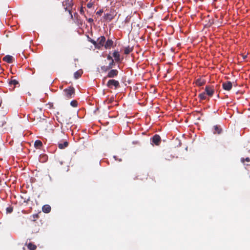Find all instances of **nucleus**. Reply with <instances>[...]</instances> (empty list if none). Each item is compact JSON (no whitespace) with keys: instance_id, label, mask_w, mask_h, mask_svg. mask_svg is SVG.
<instances>
[{"instance_id":"nucleus-11","label":"nucleus","mask_w":250,"mask_h":250,"mask_svg":"<svg viewBox=\"0 0 250 250\" xmlns=\"http://www.w3.org/2000/svg\"><path fill=\"white\" fill-rule=\"evenodd\" d=\"M113 56L114 57L115 60L116 62L120 61V54L118 51H115L113 54Z\"/></svg>"},{"instance_id":"nucleus-19","label":"nucleus","mask_w":250,"mask_h":250,"mask_svg":"<svg viewBox=\"0 0 250 250\" xmlns=\"http://www.w3.org/2000/svg\"><path fill=\"white\" fill-rule=\"evenodd\" d=\"M81 75V72L80 71H77L74 73V77L76 79L79 78Z\"/></svg>"},{"instance_id":"nucleus-16","label":"nucleus","mask_w":250,"mask_h":250,"mask_svg":"<svg viewBox=\"0 0 250 250\" xmlns=\"http://www.w3.org/2000/svg\"><path fill=\"white\" fill-rule=\"evenodd\" d=\"M199 97L201 100H205L207 99V95L205 92H203L199 95Z\"/></svg>"},{"instance_id":"nucleus-17","label":"nucleus","mask_w":250,"mask_h":250,"mask_svg":"<svg viewBox=\"0 0 250 250\" xmlns=\"http://www.w3.org/2000/svg\"><path fill=\"white\" fill-rule=\"evenodd\" d=\"M131 50H132L131 48L128 46V47H126L125 48L124 52L125 54H128L131 51Z\"/></svg>"},{"instance_id":"nucleus-34","label":"nucleus","mask_w":250,"mask_h":250,"mask_svg":"<svg viewBox=\"0 0 250 250\" xmlns=\"http://www.w3.org/2000/svg\"><path fill=\"white\" fill-rule=\"evenodd\" d=\"M191 1V0H188V2H189V1Z\"/></svg>"},{"instance_id":"nucleus-30","label":"nucleus","mask_w":250,"mask_h":250,"mask_svg":"<svg viewBox=\"0 0 250 250\" xmlns=\"http://www.w3.org/2000/svg\"><path fill=\"white\" fill-rule=\"evenodd\" d=\"M89 41L90 42H91L92 43H93V42H94V40H92V39H89Z\"/></svg>"},{"instance_id":"nucleus-15","label":"nucleus","mask_w":250,"mask_h":250,"mask_svg":"<svg viewBox=\"0 0 250 250\" xmlns=\"http://www.w3.org/2000/svg\"><path fill=\"white\" fill-rule=\"evenodd\" d=\"M27 247L30 250H35L36 249V246L30 243L28 244Z\"/></svg>"},{"instance_id":"nucleus-3","label":"nucleus","mask_w":250,"mask_h":250,"mask_svg":"<svg viewBox=\"0 0 250 250\" xmlns=\"http://www.w3.org/2000/svg\"><path fill=\"white\" fill-rule=\"evenodd\" d=\"M222 86L225 90L229 91L232 88V84L230 81H227L223 83Z\"/></svg>"},{"instance_id":"nucleus-6","label":"nucleus","mask_w":250,"mask_h":250,"mask_svg":"<svg viewBox=\"0 0 250 250\" xmlns=\"http://www.w3.org/2000/svg\"><path fill=\"white\" fill-rule=\"evenodd\" d=\"M118 71L116 69L111 70L107 74V77L109 78H113L118 75Z\"/></svg>"},{"instance_id":"nucleus-12","label":"nucleus","mask_w":250,"mask_h":250,"mask_svg":"<svg viewBox=\"0 0 250 250\" xmlns=\"http://www.w3.org/2000/svg\"><path fill=\"white\" fill-rule=\"evenodd\" d=\"M68 145V143L67 141H65L63 142V144L62 143H59L58 144V146L59 148L60 149H63L65 147H66Z\"/></svg>"},{"instance_id":"nucleus-29","label":"nucleus","mask_w":250,"mask_h":250,"mask_svg":"<svg viewBox=\"0 0 250 250\" xmlns=\"http://www.w3.org/2000/svg\"><path fill=\"white\" fill-rule=\"evenodd\" d=\"M88 22H93V20L92 19H91V18H89V19L88 20Z\"/></svg>"},{"instance_id":"nucleus-4","label":"nucleus","mask_w":250,"mask_h":250,"mask_svg":"<svg viewBox=\"0 0 250 250\" xmlns=\"http://www.w3.org/2000/svg\"><path fill=\"white\" fill-rule=\"evenodd\" d=\"M205 93L208 96H212L214 93L213 88L210 86H206L205 87Z\"/></svg>"},{"instance_id":"nucleus-20","label":"nucleus","mask_w":250,"mask_h":250,"mask_svg":"<svg viewBox=\"0 0 250 250\" xmlns=\"http://www.w3.org/2000/svg\"><path fill=\"white\" fill-rule=\"evenodd\" d=\"M110 68H108V66H102L101 67V70L103 71V72H106L107 71V70H109Z\"/></svg>"},{"instance_id":"nucleus-31","label":"nucleus","mask_w":250,"mask_h":250,"mask_svg":"<svg viewBox=\"0 0 250 250\" xmlns=\"http://www.w3.org/2000/svg\"><path fill=\"white\" fill-rule=\"evenodd\" d=\"M7 211H9V212H10L11 211H12V209H9L8 208H7Z\"/></svg>"},{"instance_id":"nucleus-2","label":"nucleus","mask_w":250,"mask_h":250,"mask_svg":"<svg viewBox=\"0 0 250 250\" xmlns=\"http://www.w3.org/2000/svg\"><path fill=\"white\" fill-rule=\"evenodd\" d=\"M65 96L67 98H71L72 95L74 94V88L72 87H69L67 89H65L63 90Z\"/></svg>"},{"instance_id":"nucleus-10","label":"nucleus","mask_w":250,"mask_h":250,"mask_svg":"<svg viewBox=\"0 0 250 250\" xmlns=\"http://www.w3.org/2000/svg\"><path fill=\"white\" fill-rule=\"evenodd\" d=\"M113 42L111 40H108L104 45V47L105 48H110L113 45Z\"/></svg>"},{"instance_id":"nucleus-24","label":"nucleus","mask_w":250,"mask_h":250,"mask_svg":"<svg viewBox=\"0 0 250 250\" xmlns=\"http://www.w3.org/2000/svg\"><path fill=\"white\" fill-rule=\"evenodd\" d=\"M113 64H114V61L113 60H111L110 61V62L108 65V68H109L110 69L112 68Z\"/></svg>"},{"instance_id":"nucleus-18","label":"nucleus","mask_w":250,"mask_h":250,"mask_svg":"<svg viewBox=\"0 0 250 250\" xmlns=\"http://www.w3.org/2000/svg\"><path fill=\"white\" fill-rule=\"evenodd\" d=\"M9 83L10 85H16L18 84V82L16 80H13L10 81Z\"/></svg>"},{"instance_id":"nucleus-21","label":"nucleus","mask_w":250,"mask_h":250,"mask_svg":"<svg viewBox=\"0 0 250 250\" xmlns=\"http://www.w3.org/2000/svg\"><path fill=\"white\" fill-rule=\"evenodd\" d=\"M241 161L243 162V163H245V162H247V163H250V158H249V157H247L246 158V159H244V158H242L241 159Z\"/></svg>"},{"instance_id":"nucleus-33","label":"nucleus","mask_w":250,"mask_h":250,"mask_svg":"<svg viewBox=\"0 0 250 250\" xmlns=\"http://www.w3.org/2000/svg\"><path fill=\"white\" fill-rule=\"evenodd\" d=\"M193 16H194L193 15H191V18L192 19H193Z\"/></svg>"},{"instance_id":"nucleus-14","label":"nucleus","mask_w":250,"mask_h":250,"mask_svg":"<svg viewBox=\"0 0 250 250\" xmlns=\"http://www.w3.org/2000/svg\"><path fill=\"white\" fill-rule=\"evenodd\" d=\"M34 146L36 147L39 148L42 146V143L40 140H36L35 142Z\"/></svg>"},{"instance_id":"nucleus-9","label":"nucleus","mask_w":250,"mask_h":250,"mask_svg":"<svg viewBox=\"0 0 250 250\" xmlns=\"http://www.w3.org/2000/svg\"><path fill=\"white\" fill-rule=\"evenodd\" d=\"M13 57L10 55H6L5 56L3 59V60L5 62H6L8 63H11L12 62Z\"/></svg>"},{"instance_id":"nucleus-23","label":"nucleus","mask_w":250,"mask_h":250,"mask_svg":"<svg viewBox=\"0 0 250 250\" xmlns=\"http://www.w3.org/2000/svg\"><path fill=\"white\" fill-rule=\"evenodd\" d=\"M70 104L73 107H76L77 105V102L76 101H71Z\"/></svg>"},{"instance_id":"nucleus-22","label":"nucleus","mask_w":250,"mask_h":250,"mask_svg":"<svg viewBox=\"0 0 250 250\" xmlns=\"http://www.w3.org/2000/svg\"><path fill=\"white\" fill-rule=\"evenodd\" d=\"M214 128L215 130V132H217L218 133H220V129L218 126L217 125L214 126Z\"/></svg>"},{"instance_id":"nucleus-26","label":"nucleus","mask_w":250,"mask_h":250,"mask_svg":"<svg viewBox=\"0 0 250 250\" xmlns=\"http://www.w3.org/2000/svg\"><path fill=\"white\" fill-rule=\"evenodd\" d=\"M96 48H99L98 42L94 41V42L92 43Z\"/></svg>"},{"instance_id":"nucleus-28","label":"nucleus","mask_w":250,"mask_h":250,"mask_svg":"<svg viewBox=\"0 0 250 250\" xmlns=\"http://www.w3.org/2000/svg\"><path fill=\"white\" fill-rule=\"evenodd\" d=\"M107 60H108L109 61H111V60H113V59L110 56V55H108L107 57Z\"/></svg>"},{"instance_id":"nucleus-8","label":"nucleus","mask_w":250,"mask_h":250,"mask_svg":"<svg viewBox=\"0 0 250 250\" xmlns=\"http://www.w3.org/2000/svg\"><path fill=\"white\" fill-rule=\"evenodd\" d=\"M42 210L45 213H49L51 210V207L50 206L46 205L42 207Z\"/></svg>"},{"instance_id":"nucleus-27","label":"nucleus","mask_w":250,"mask_h":250,"mask_svg":"<svg viewBox=\"0 0 250 250\" xmlns=\"http://www.w3.org/2000/svg\"><path fill=\"white\" fill-rule=\"evenodd\" d=\"M5 124V122L4 120L0 122V126H3Z\"/></svg>"},{"instance_id":"nucleus-13","label":"nucleus","mask_w":250,"mask_h":250,"mask_svg":"<svg viewBox=\"0 0 250 250\" xmlns=\"http://www.w3.org/2000/svg\"><path fill=\"white\" fill-rule=\"evenodd\" d=\"M196 84H197L199 86H202L205 83V81L204 80L202 79H199L197 80L196 82Z\"/></svg>"},{"instance_id":"nucleus-5","label":"nucleus","mask_w":250,"mask_h":250,"mask_svg":"<svg viewBox=\"0 0 250 250\" xmlns=\"http://www.w3.org/2000/svg\"><path fill=\"white\" fill-rule=\"evenodd\" d=\"M105 38L104 36H101L97 40V42L99 48L103 46L105 42Z\"/></svg>"},{"instance_id":"nucleus-7","label":"nucleus","mask_w":250,"mask_h":250,"mask_svg":"<svg viewBox=\"0 0 250 250\" xmlns=\"http://www.w3.org/2000/svg\"><path fill=\"white\" fill-rule=\"evenodd\" d=\"M160 137L158 135H155L152 138L153 142L156 145H158L160 142Z\"/></svg>"},{"instance_id":"nucleus-25","label":"nucleus","mask_w":250,"mask_h":250,"mask_svg":"<svg viewBox=\"0 0 250 250\" xmlns=\"http://www.w3.org/2000/svg\"><path fill=\"white\" fill-rule=\"evenodd\" d=\"M93 5V3H92V2H89V3H87V7L88 8H91V7H92Z\"/></svg>"},{"instance_id":"nucleus-32","label":"nucleus","mask_w":250,"mask_h":250,"mask_svg":"<svg viewBox=\"0 0 250 250\" xmlns=\"http://www.w3.org/2000/svg\"><path fill=\"white\" fill-rule=\"evenodd\" d=\"M101 13V11H98V12H97V14H100Z\"/></svg>"},{"instance_id":"nucleus-1","label":"nucleus","mask_w":250,"mask_h":250,"mask_svg":"<svg viewBox=\"0 0 250 250\" xmlns=\"http://www.w3.org/2000/svg\"><path fill=\"white\" fill-rule=\"evenodd\" d=\"M107 86L109 88L114 87L115 88H116L119 86V83L118 81L113 79L110 80L107 82Z\"/></svg>"}]
</instances>
